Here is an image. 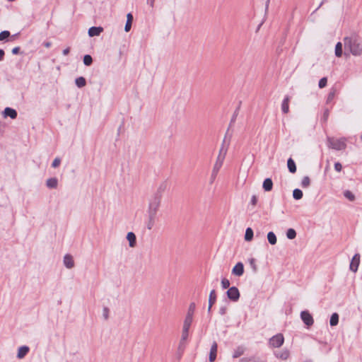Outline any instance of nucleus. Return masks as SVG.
<instances>
[{
    "mask_svg": "<svg viewBox=\"0 0 362 362\" xmlns=\"http://www.w3.org/2000/svg\"><path fill=\"white\" fill-rule=\"evenodd\" d=\"M344 42L345 49H349L353 55L360 56L362 54V43L356 35L344 37Z\"/></svg>",
    "mask_w": 362,
    "mask_h": 362,
    "instance_id": "1",
    "label": "nucleus"
},
{
    "mask_svg": "<svg viewBox=\"0 0 362 362\" xmlns=\"http://www.w3.org/2000/svg\"><path fill=\"white\" fill-rule=\"evenodd\" d=\"M225 141H226V140L224 139L223 144L221 145V147L219 150V153L217 156L216 161L214 166L212 175H214L218 173V171L221 168V166L223 163V161L225 160V158H226V156L227 153V151H228V147L225 146Z\"/></svg>",
    "mask_w": 362,
    "mask_h": 362,
    "instance_id": "2",
    "label": "nucleus"
},
{
    "mask_svg": "<svg viewBox=\"0 0 362 362\" xmlns=\"http://www.w3.org/2000/svg\"><path fill=\"white\" fill-rule=\"evenodd\" d=\"M346 139L345 138L334 139L332 137L327 138L328 147L337 150L341 151L346 148Z\"/></svg>",
    "mask_w": 362,
    "mask_h": 362,
    "instance_id": "3",
    "label": "nucleus"
},
{
    "mask_svg": "<svg viewBox=\"0 0 362 362\" xmlns=\"http://www.w3.org/2000/svg\"><path fill=\"white\" fill-rule=\"evenodd\" d=\"M300 316L307 329H310L313 325L314 319L308 310H305L301 311Z\"/></svg>",
    "mask_w": 362,
    "mask_h": 362,
    "instance_id": "4",
    "label": "nucleus"
},
{
    "mask_svg": "<svg viewBox=\"0 0 362 362\" xmlns=\"http://www.w3.org/2000/svg\"><path fill=\"white\" fill-rule=\"evenodd\" d=\"M284 343V337L281 333H278L269 339V345L272 348H279Z\"/></svg>",
    "mask_w": 362,
    "mask_h": 362,
    "instance_id": "5",
    "label": "nucleus"
},
{
    "mask_svg": "<svg viewBox=\"0 0 362 362\" xmlns=\"http://www.w3.org/2000/svg\"><path fill=\"white\" fill-rule=\"evenodd\" d=\"M226 295L228 299L232 302L238 301L240 297V293L238 288L235 286H233L230 288H229L226 292Z\"/></svg>",
    "mask_w": 362,
    "mask_h": 362,
    "instance_id": "6",
    "label": "nucleus"
},
{
    "mask_svg": "<svg viewBox=\"0 0 362 362\" xmlns=\"http://www.w3.org/2000/svg\"><path fill=\"white\" fill-rule=\"evenodd\" d=\"M160 202L161 201H160L158 199H155L153 198H152L150 200L149 204H148V211H147L148 215H153V216H156L157 212H158V209L160 205Z\"/></svg>",
    "mask_w": 362,
    "mask_h": 362,
    "instance_id": "7",
    "label": "nucleus"
},
{
    "mask_svg": "<svg viewBox=\"0 0 362 362\" xmlns=\"http://www.w3.org/2000/svg\"><path fill=\"white\" fill-rule=\"evenodd\" d=\"M217 299L216 292L214 289L211 290L209 296V305L207 309V314L209 318L212 316V307L216 303Z\"/></svg>",
    "mask_w": 362,
    "mask_h": 362,
    "instance_id": "8",
    "label": "nucleus"
},
{
    "mask_svg": "<svg viewBox=\"0 0 362 362\" xmlns=\"http://www.w3.org/2000/svg\"><path fill=\"white\" fill-rule=\"evenodd\" d=\"M361 255L359 253H356L351 258L349 264V269L356 273L358 271L360 264Z\"/></svg>",
    "mask_w": 362,
    "mask_h": 362,
    "instance_id": "9",
    "label": "nucleus"
},
{
    "mask_svg": "<svg viewBox=\"0 0 362 362\" xmlns=\"http://www.w3.org/2000/svg\"><path fill=\"white\" fill-rule=\"evenodd\" d=\"M232 274L236 276H241L244 274V264L241 262H238L235 264V265L233 267Z\"/></svg>",
    "mask_w": 362,
    "mask_h": 362,
    "instance_id": "10",
    "label": "nucleus"
},
{
    "mask_svg": "<svg viewBox=\"0 0 362 362\" xmlns=\"http://www.w3.org/2000/svg\"><path fill=\"white\" fill-rule=\"evenodd\" d=\"M167 189V185L165 182H162L158 187L156 192L154 193L152 198L161 201L163 194Z\"/></svg>",
    "mask_w": 362,
    "mask_h": 362,
    "instance_id": "11",
    "label": "nucleus"
},
{
    "mask_svg": "<svg viewBox=\"0 0 362 362\" xmlns=\"http://www.w3.org/2000/svg\"><path fill=\"white\" fill-rule=\"evenodd\" d=\"M63 262L67 269H72L74 267V260L73 256L70 254H66L64 256Z\"/></svg>",
    "mask_w": 362,
    "mask_h": 362,
    "instance_id": "12",
    "label": "nucleus"
},
{
    "mask_svg": "<svg viewBox=\"0 0 362 362\" xmlns=\"http://www.w3.org/2000/svg\"><path fill=\"white\" fill-rule=\"evenodd\" d=\"M217 350H218V344L216 341H214L211 346L209 356V361L210 362H214L216 360V356H217Z\"/></svg>",
    "mask_w": 362,
    "mask_h": 362,
    "instance_id": "13",
    "label": "nucleus"
},
{
    "mask_svg": "<svg viewBox=\"0 0 362 362\" xmlns=\"http://www.w3.org/2000/svg\"><path fill=\"white\" fill-rule=\"evenodd\" d=\"M29 346L26 345L21 346L18 349L16 357L18 359H22L29 353Z\"/></svg>",
    "mask_w": 362,
    "mask_h": 362,
    "instance_id": "14",
    "label": "nucleus"
},
{
    "mask_svg": "<svg viewBox=\"0 0 362 362\" xmlns=\"http://www.w3.org/2000/svg\"><path fill=\"white\" fill-rule=\"evenodd\" d=\"M274 356L277 358H280L281 360H286L290 356V351L287 349H284L281 351H274Z\"/></svg>",
    "mask_w": 362,
    "mask_h": 362,
    "instance_id": "15",
    "label": "nucleus"
},
{
    "mask_svg": "<svg viewBox=\"0 0 362 362\" xmlns=\"http://www.w3.org/2000/svg\"><path fill=\"white\" fill-rule=\"evenodd\" d=\"M4 117H9L11 119H16L17 117L18 113L15 109L11 107H6L3 112Z\"/></svg>",
    "mask_w": 362,
    "mask_h": 362,
    "instance_id": "16",
    "label": "nucleus"
},
{
    "mask_svg": "<svg viewBox=\"0 0 362 362\" xmlns=\"http://www.w3.org/2000/svg\"><path fill=\"white\" fill-rule=\"evenodd\" d=\"M103 31V28L102 27L93 26L88 29V33L90 37H94V36L100 35Z\"/></svg>",
    "mask_w": 362,
    "mask_h": 362,
    "instance_id": "17",
    "label": "nucleus"
},
{
    "mask_svg": "<svg viewBox=\"0 0 362 362\" xmlns=\"http://www.w3.org/2000/svg\"><path fill=\"white\" fill-rule=\"evenodd\" d=\"M127 240L129 241L130 247H134L136 245V237L133 232H129L127 235Z\"/></svg>",
    "mask_w": 362,
    "mask_h": 362,
    "instance_id": "18",
    "label": "nucleus"
},
{
    "mask_svg": "<svg viewBox=\"0 0 362 362\" xmlns=\"http://www.w3.org/2000/svg\"><path fill=\"white\" fill-rule=\"evenodd\" d=\"M289 97L286 95L281 103V110L284 114H286L289 111Z\"/></svg>",
    "mask_w": 362,
    "mask_h": 362,
    "instance_id": "19",
    "label": "nucleus"
},
{
    "mask_svg": "<svg viewBox=\"0 0 362 362\" xmlns=\"http://www.w3.org/2000/svg\"><path fill=\"white\" fill-rule=\"evenodd\" d=\"M339 315L337 313H333L329 319V325L331 327L337 326L339 323Z\"/></svg>",
    "mask_w": 362,
    "mask_h": 362,
    "instance_id": "20",
    "label": "nucleus"
},
{
    "mask_svg": "<svg viewBox=\"0 0 362 362\" xmlns=\"http://www.w3.org/2000/svg\"><path fill=\"white\" fill-rule=\"evenodd\" d=\"M267 240L269 244L272 245H274L277 243V238L275 233L273 231H269L267 233Z\"/></svg>",
    "mask_w": 362,
    "mask_h": 362,
    "instance_id": "21",
    "label": "nucleus"
},
{
    "mask_svg": "<svg viewBox=\"0 0 362 362\" xmlns=\"http://www.w3.org/2000/svg\"><path fill=\"white\" fill-rule=\"evenodd\" d=\"M253 236H254L253 230L250 227L247 228L245 230V240L246 242H250L253 239Z\"/></svg>",
    "mask_w": 362,
    "mask_h": 362,
    "instance_id": "22",
    "label": "nucleus"
},
{
    "mask_svg": "<svg viewBox=\"0 0 362 362\" xmlns=\"http://www.w3.org/2000/svg\"><path fill=\"white\" fill-rule=\"evenodd\" d=\"M127 22L124 26V30L129 32L132 28V23L133 21V16L132 13H128L127 16Z\"/></svg>",
    "mask_w": 362,
    "mask_h": 362,
    "instance_id": "23",
    "label": "nucleus"
},
{
    "mask_svg": "<svg viewBox=\"0 0 362 362\" xmlns=\"http://www.w3.org/2000/svg\"><path fill=\"white\" fill-rule=\"evenodd\" d=\"M287 166L290 173H293L296 171V165L294 160L289 158L287 160Z\"/></svg>",
    "mask_w": 362,
    "mask_h": 362,
    "instance_id": "24",
    "label": "nucleus"
},
{
    "mask_svg": "<svg viewBox=\"0 0 362 362\" xmlns=\"http://www.w3.org/2000/svg\"><path fill=\"white\" fill-rule=\"evenodd\" d=\"M343 195L349 202H354L356 200L354 194L349 189L344 190L343 192Z\"/></svg>",
    "mask_w": 362,
    "mask_h": 362,
    "instance_id": "25",
    "label": "nucleus"
},
{
    "mask_svg": "<svg viewBox=\"0 0 362 362\" xmlns=\"http://www.w3.org/2000/svg\"><path fill=\"white\" fill-rule=\"evenodd\" d=\"M244 351H245L244 347H243L241 346H238L233 351V358H237L241 356L244 354Z\"/></svg>",
    "mask_w": 362,
    "mask_h": 362,
    "instance_id": "26",
    "label": "nucleus"
},
{
    "mask_svg": "<svg viewBox=\"0 0 362 362\" xmlns=\"http://www.w3.org/2000/svg\"><path fill=\"white\" fill-rule=\"evenodd\" d=\"M75 83L78 88H81L86 84V78L83 76L78 77L75 79Z\"/></svg>",
    "mask_w": 362,
    "mask_h": 362,
    "instance_id": "27",
    "label": "nucleus"
},
{
    "mask_svg": "<svg viewBox=\"0 0 362 362\" xmlns=\"http://www.w3.org/2000/svg\"><path fill=\"white\" fill-rule=\"evenodd\" d=\"M148 220L146 222V228L148 230H151L155 224V220L156 216L153 215H148Z\"/></svg>",
    "mask_w": 362,
    "mask_h": 362,
    "instance_id": "28",
    "label": "nucleus"
},
{
    "mask_svg": "<svg viewBox=\"0 0 362 362\" xmlns=\"http://www.w3.org/2000/svg\"><path fill=\"white\" fill-rule=\"evenodd\" d=\"M286 235L288 239L293 240L296 238L297 233L295 229L291 228L286 230Z\"/></svg>",
    "mask_w": 362,
    "mask_h": 362,
    "instance_id": "29",
    "label": "nucleus"
},
{
    "mask_svg": "<svg viewBox=\"0 0 362 362\" xmlns=\"http://www.w3.org/2000/svg\"><path fill=\"white\" fill-rule=\"evenodd\" d=\"M303 196V193L301 189H300L298 188L293 189V197L294 199L299 200V199H302Z\"/></svg>",
    "mask_w": 362,
    "mask_h": 362,
    "instance_id": "30",
    "label": "nucleus"
},
{
    "mask_svg": "<svg viewBox=\"0 0 362 362\" xmlns=\"http://www.w3.org/2000/svg\"><path fill=\"white\" fill-rule=\"evenodd\" d=\"M335 55L338 57L342 55V44L339 42L335 46Z\"/></svg>",
    "mask_w": 362,
    "mask_h": 362,
    "instance_id": "31",
    "label": "nucleus"
},
{
    "mask_svg": "<svg viewBox=\"0 0 362 362\" xmlns=\"http://www.w3.org/2000/svg\"><path fill=\"white\" fill-rule=\"evenodd\" d=\"M83 64L86 66H90L93 63V58L90 54H86L83 57Z\"/></svg>",
    "mask_w": 362,
    "mask_h": 362,
    "instance_id": "32",
    "label": "nucleus"
},
{
    "mask_svg": "<svg viewBox=\"0 0 362 362\" xmlns=\"http://www.w3.org/2000/svg\"><path fill=\"white\" fill-rule=\"evenodd\" d=\"M195 308H196V304H195V303L192 302V303L189 304V308H188V310H187V315H189L193 316V315H194V311H195Z\"/></svg>",
    "mask_w": 362,
    "mask_h": 362,
    "instance_id": "33",
    "label": "nucleus"
},
{
    "mask_svg": "<svg viewBox=\"0 0 362 362\" xmlns=\"http://www.w3.org/2000/svg\"><path fill=\"white\" fill-rule=\"evenodd\" d=\"M230 281L226 279V278H223L221 279V287L223 289H226V288H230Z\"/></svg>",
    "mask_w": 362,
    "mask_h": 362,
    "instance_id": "34",
    "label": "nucleus"
},
{
    "mask_svg": "<svg viewBox=\"0 0 362 362\" xmlns=\"http://www.w3.org/2000/svg\"><path fill=\"white\" fill-rule=\"evenodd\" d=\"M262 187L265 192H270L273 188V182H263Z\"/></svg>",
    "mask_w": 362,
    "mask_h": 362,
    "instance_id": "35",
    "label": "nucleus"
},
{
    "mask_svg": "<svg viewBox=\"0 0 362 362\" xmlns=\"http://www.w3.org/2000/svg\"><path fill=\"white\" fill-rule=\"evenodd\" d=\"M10 36V32L8 30H4L0 33V41L5 40Z\"/></svg>",
    "mask_w": 362,
    "mask_h": 362,
    "instance_id": "36",
    "label": "nucleus"
},
{
    "mask_svg": "<svg viewBox=\"0 0 362 362\" xmlns=\"http://www.w3.org/2000/svg\"><path fill=\"white\" fill-rule=\"evenodd\" d=\"M250 267H252L254 272H256L257 270V267L256 264V259L255 258H250L248 259Z\"/></svg>",
    "mask_w": 362,
    "mask_h": 362,
    "instance_id": "37",
    "label": "nucleus"
},
{
    "mask_svg": "<svg viewBox=\"0 0 362 362\" xmlns=\"http://www.w3.org/2000/svg\"><path fill=\"white\" fill-rule=\"evenodd\" d=\"M327 79L326 77H323L320 78L319 81L318 86L320 88H325L327 86Z\"/></svg>",
    "mask_w": 362,
    "mask_h": 362,
    "instance_id": "38",
    "label": "nucleus"
},
{
    "mask_svg": "<svg viewBox=\"0 0 362 362\" xmlns=\"http://www.w3.org/2000/svg\"><path fill=\"white\" fill-rule=\"evenodd\" d=\"M61 161H62V160L60 158H59V157L55 158L52 163V167L54 168L59 167V165L61 164Z\"/></svg>",
    "mask_w": 362,
    "mask_h": 362,
    "instance_id": "39",
    "label": "nucleus"
},
{
    "mask_svg": "<svg viewBox=\"0 0 362 362\" xmlns=\"http://www.w3.org/2000/svg\"><path fill=\"white\" fill-rule=\"evenodd\" d=\"M110 309L107 307H104L103 309V316L105 320L109 318Z\"/></svg>",
    "mask_w": 362,
    "mask_h": 362,
    "instance_id": "40",
    "label": "nucleus"
},
{
    "mask_svg": "<svg viewBox=\"0 0 362 362\" xmlns=\"http://www.w3.org/2000/svg\"><path fill=\"white\" fill-rule=\"evenodd\" d=\"M192 321H193V316L189 315H186L184 322L192 325Z\"/></svg>",
    "mask_w": 362,
    "mask_h": 362,
    "instance_id": "41",
    "label": "nucleus"
},
{
    "mask_svg": "<svg viewBox=\"0 0 362 362\" xmlns=\"http://www.w3.org/2000/svg\"><path fill=\"white\" fill-rule=\"evenodd\" d=\"M58 182H46V186L49 189H55L57 187Z\"/></svg>",
    "mask_w": 362,
    "mask_h": 362,
    "instance_id": "42",
    "label": "nucleus"
},
{
    "mask_svg": "<svg viewBox=\"0 0 362 362\" xmlns=\"http://www.w3.org/2000/svg\"><path fill=\"white\" fill-rule=\"evenodd\" d=\"M227 313V306L226 305H223V306H221L220 308H219V314L221 315H225Z\"/></svg>",
    "mask_w": 362,
    "mask_h": 362,
    "instance_id": "43",
    "label": "nucleus"
},
{
    "mask_svg": "<svg viewBox=\"0 0 362 362\" xmlns=\"http://www.w3.org/2000/svg\"><path fill=\"white\" fill-rule=\"evenodd\" d=\"M188 335H189V332L182 329L181 341H185L187 339Z\"/></svg>",
    "mask_w": 362,
    "mask_h": 362,
    "instance_id": "44",
    "label": "nucleus"
},
{
    "mask_svg": "<svg viewBox=\"0 0 362 362\" xmlns=\"http://www.w3.org/2000/svg\"><path fill=\"white\" fill-rule=\"evenodd\" d=\"M257 203V197L256 195H252L250 200V204L253 206H255Z\"/></svg>",
    "mask_w": 362,
    "mask_h": 362,
    "instance_id": "45",
    "label": "nucleus"
},
{
    "mask_svg": "<svg viewBox=\"0 0 362 362\" xmlns=\"http://www.w3.org/2000/svg\"><path fill=\"white\" fill-rule=\"evenodd\" d=\"M240 362H255V358H242Z\"/></svg>",
    "mask_w": 362,
    "mask_h": 362,
    "instance_id": "46",
    "label": "nucleus"
},
{
    "mask_svg": "<svg viewBox=\"0 0 362 362\" xmlns=\"http://www.w3.org/2000/svg\"><path fill=\"white\" fill-rule=\"evenodd\" d=\"M341 168H342V165L340 163H339V162L335 163L334 169L336 170V171L340 172L341 170Z\"/></svg>",
    "mask_w": 362,
    "mask_h": 362,
    "instance_id": "47",
    "label": "nucleus"
},
{
    "mask_svg": "<svg viewBox=\"0 0 362 362\" xmlns=\"http://www.w3.org/2000/svg\"><path fill=\"white\" fill-rule=\"evenodd\" d=\"M190 327H191V324H187V323L183 322L182 329L189 332Z\"/></svg>",
    "mask_w": 362,
    "mask_h": 362,
    "instance_id": "48",
    "label": "nucleus"
},
{
    "mask_svg": "<svg viewBox=\"0 0 362 362\" xmlns=\"http://www.w3.org/2000/svg\"><path fill=\"white\" fill-rule=\"evenodd\" d=\"M12 54H18L20 52V47H13L12 49Z\"/></svg>",
    "mask_w": 362,
    "mask_h": 362,
    "instance_id": "49",
    "label": "nucleus"
},
{
    "mask_svg": "<svg viewBox=\"0 0 362 362\" xmlns=\"http://www.w3.org/2000/svg\"><path fill=\"white\" fill-rule=\"evenodd\" d=\"M329 116V110L326 109L325 110L324 114H323V119L325 121H326Z\"/></svg>",
    "mask_w": 362,
    "mask_h": 362,
    "instance_id": "50",
    "label": "nucleus"
},
{
    "mask_svg": "<svg viewBox=\"0 0 362 362\" xmlns=\"http://www.w3.org/2000/svg\"><path fill=\"white\" fill-rule=\"evenodd\" d=\"M237 115H238V110H236L234 112V114H233V117L231 118L230 123L235 122V121L236 119V117H237Z\"/></svg>",
    "mask_w": 362,
    "mask_h": 362,
    "instance_id": "51",
    "label": "nucleus"
},
{
    "mask_svg": "<svg viewBox=\"0 0 362 362\" xmlns=\"http://www.w3.org/2000/svg\"><path fill=\"white\" fill-rule=\"evenodd\" d=\"M310 185V182H301V187L303 188H308V187H309Z\"/></svg>",
    "mask_w": 362,
    "mask_h": 362,
    "instance_id": "52",
    "label": "nucleus"
},
{
    "mask_svg": "<svg viewBox=\"0 0 362 362\" xmlns=\"http://www.w3.org/2000/svg\"><path fill=\"white\" fill-rule=\"evenodd\" d=\"M5 52L3 49H0V62L4 59Z\"/></svg>",
    "mask_w": 362,
    "mask_h": 362,
    "instance_id": "53",
    "label": "nucleus"
},
{
    "mask_svg": "<svg viewBox=\"0 0 362 362\" xmlns=\"http://www.w3.org/2000/svg\"><path fill=\"white\" fill-rule=\"evenodd\" d=\"M147 4H148L151 7H153L155 0H146Z\"/></svg>",
    "mask_w": 362,
    "mask_h": 362,
    "instance_id": "54",
    "label": "nucleus"
},
{
    "mask_svg": "<svg viewBox=\"0 0 362 362\" xmlns=\"http://www.w3.org/2000/svg\"><path fill=\"white\" fill-rule=\"evenodd\" d=\"M69 52H70V49H69V47H67V48L64 49L62 51V54H63L64 55H67V54L69 53Z\"/></svg>",
    "mask_w": 362,
    "mask_h": 362,
    "instance_id": "55",
    "label": "nucleus"
},
{
    "mask_svg": "<svg viewBox=\"0 0 362 362\" xmlns=\"http://www.w3.org/2000/svg\"><path fill=\"white\" fill-rule=\"evenodd\" d=\"M301 181H310V179L308 176H305Z\"/></svg>",
    "mask_w": 362,
    "mask_h": 362,
    "instance_id": "56",
    "label": "nucleus"
},
{
    "mask_svg": "<svg viewBox=\"0 0 362 362\" xmlns=\"http://www.w3.org/2000/svg\"><path fill=\"white\" fill-rule=\"evenodd\" d=\"M324 2H325V1H322L320 3V4L319 5V6L315 9V11H316L317 9H319V8H320V7H321V6H322V5L324 4Z\"/></svg>",
    "mask_w": 362,
    "mask_h": 362,
    "instance_id": "57",
    "label": "nucleus"
},
{
    "mask_svg": "<svg viewBox=\"0 0 362 362\" xmlns=\"http://www.w3.org/2000/svg\"><path fill=\"white\" fill-rule=\"evenodd\" d=\"M46 181H49V182H51V181H57V180L55 178H49L47 179Z\"/></svg>",
    "mask_w": 362,
    "mask_h": 362,
    "instance_id": "58",
    "label": "nucleus"
},
{
    "mask_svg": "<svg viewBox=\"0 0 362 362\" xmlns=\"http://www.w3.org/2000/svg\"><path fill=\"white\" fill-rule=\"evenodd\" d=\"M332 97H333V93H329V96H328V100L332 99Z\"/></svg>",
    "mask_w": 362,
    "mask_h": 362,
    "instance_id": "59",
    "label": "nucleus"
},
{
    "mask_svg": "<svg viewBox=\"0 0 362 362\" xmlns=\"http://www.w3.org/2000/svg\"><path fill=\"white\" fill-rule=\"evenodd\" d=\"M50 45H51V43H50V42H47V43H45V46H46L47 47H50Z\"/></svg>",
    "mask_w": 362,
    "mask_h": 362,
    "instance_id": "60",
    "label": "nucleus"
},
{
    "mask_svg": "<svg viewBox=\"0 0 362 362\" xmlns=\"http://www.w3.org/2000/svg\"><path fill=\"white\" fill-rule=\"evenodd\" d=\"M264 181H272V179L269 177L265 178Z\"/></svg>",
    "mask_w": 362,
    "mask_h": 362,
    "instance_id": "61",
    "label": "nucleus"
},
{
    "mask_svg": "<svg viewBox=\"0 0 362 362\" xmlns=\"http://www.w3.org/2000/svg\"><path fill=\"white\" fill-rule=\"evenodd\" d=\"M269 3V0H267V3H266V8H267V7H268Z\"/></svg>",
    "mask_w": 362,
    "mask_h": 362,
    "instance_id": "62",
    "label": "nucleus"
}]
</instances>
